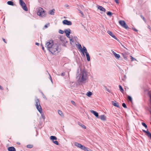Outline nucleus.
Returning <instances> with one entry per match:
<instances>
[{"label":"nucleus","instance_id":"nucleus-43","mask_svg":"<svg viewBox=\"0 0 151 151\" xmlns=\"http://www.w3.org/2000/svg\"><path fill=\"white\" fill-rule=\"evenodd\" d=\"M50 25V24L49 23L47 24H46L44 26V27L45 28H47L48 27V26Z\"/></svg>","mask_w":151,"mask_h":151},{"label":"nucleus","instance_id":"nucleus-57","mask_svg":"<svg viewBox=\"0 0 151 151\" xmlns=\"http://www.w3.org/2000/svg\"><path fill=\"white\" fill-rule=\"evenodd\" d=\"M106 91H108V92H110V91H109V89H107V90H106Z\"/></svg>","mask_w":151,"mask_h":151},{"label":"nucleus","instance_id":"nucleus-15","mask_svg":"<svg viewBox=\"0 0 151 151\" xmlns=\"http://www.w3.org/2000/svg\"><path fill=\"white\" fill-rule=\"evenodd\" d=\"M55 10L53 9L51 10H50L49 12V14L51 15H54Z\"/></svg>","mask_w":151,"mask_h":151},{"label":"nucleus","instance_id":"nucleus-59","mask_svg":"<svg viewBox=\"0 0 151 151\" xmlns=\"http://www.w3.org/2000/svg\"><path fill=\"white\" fill-rule=\"evenodd\" d=\"M68 5H65V6L66 7H68Z\"/></svg>","mask_w":151,"mask_h":151},{"label":"nucleus","instance_id":"nucleus-38","mask_svg":"<svg viewBox=\"0 0 151 151\" xmlns=\"http://www.w3.org/2000/svg\"><path fill=\"white\" fill-rule=\"evenodd\" d=\"M54 144H55L57 145H59V143L58 142V141H53V142H52Z\"/></svg>","mask_w":151,"mask_h":151},{"label":"nucleus","instance_id":"nucleus-3","mask_svg":"<svg viewBox=\"0 0 151 151\" xmlns=\"http://www.w3.org/2000/svg\"><path fill=\"white\" fill-rule=\"evenodd\" d=\"M35 106L37 109L40 114H42V109L40 106V101L38 99H37L35 100Z\"/></svg>","mask_w":151,"mask_h":151},{"label":"nucleus","instance_id":"nucleus-17","mask_svg":"<svg viewBox=\"0 0 151 151\" xmlns=\"http://www.w3.org/2000/svg\"><path fill=\"white\" fill-rule=\"evenodd\" d=\"M19 4L22 6V7L23 6H24L25 5H26L25 4L23 1V0H19Z\"/></svg>","mask_w":151,"mask_h":151},{"label":"nucleus","instance_id":"nucleus-1","mask_svg":"<svg viewBox=\"0 0 151 151\" xmlns=\"http://www.w3.org/2000/svg\"><path fill=\"white\" fill-rule=\"evenodd\" d=\"M37 14L41 17H45L46 15V11L44 10L42 8L40 7L38 9Z\"/></svg>","mask_w":151,"mask_h":151},{"label":"nucleus","instance_id":"nucleus-62","mask_svg":"<svg viewBox=\"0 0 151 151\" xmlns=\"http://www.w3.org/2000/svg\"><path fill=\"white\" fill-rule=\"evenodd\" d=\"M150 114H151V111H150Z\"/></svg>","mask_w":151,"mask_h":151},{"label":"nucleus","instance_id":"nucleus-2","mask_svg":"<svg viewBox=\"0 0 151 151\" xmlns=\"http://www.w3.org/2000/svg\"><path fill=\"white\" fill-rule=\"evenodd\" d=\"M81 73V78L80 81L81 82H83L87 79V74L86 71L85 70H82Z\"/></svg>","mask_w":151,"mask_h":151},{"label":"nucleus","instance_id":"nucleus-45","mask_svg":"<svg viewBox=\"0 0 151 151\" xmlns=\"http://www.w3.org/2000/svg\"><path fill=\"white\" fill-rule=\"evenodd\" d=\"M70 42L71 44L72 45V43L73 42V41L72 39H70Z\"/></svg>","mask_w":151,"mask_h":151},{"label":"nucleus","instance_id":"nucleus-42","mask_svg":"<svg viewBox=\"0 0 151 151\" xmlns=\"http://www.w3.org/2000/svg\"><path fill=\"white\" fill-rule=\"evenodd\" d=\"M130 57H131V61H133L134 60H136V59L135 58H134L132 56H130Z\"/></svg>","mask_w":151,"mask_h":151},{"label":"nucleus","instance_id":"nucleus-25","mask_svg":"<svg viewBox=\"0 0 151 151\" xmlns=\"http://www.w3.org/2000/svg\"><path fill=\"white\" fill-rule=\"evenodd\" d=\"M58 114L60 115L61 116L63 117L64 115L63 114V113L62 112V111H60V110H58Z\"/></svg>","mask_w":151,"mask_h":151},{"label":"nucleus","instance_id":"nucleus-41","mask_svg":"<svg viewBox=\"0 0 151 151\" xmlns=\"http://www.w3.org/2000/svg\"><path fill=\"white\" fill-rule=\"evenodd\" d=\"M41 116H42V118L44 119V120L45 119V116H44V114H41Z\"/></svg>","mask_w":151,"mask_h":151},{"label":"nucleus","instance_id":"nucleus-50","mask_svg":"<svg viewBox=\"0 0 151 151\" xmlns=\"http://www.w3.org/2000/svg\"><path fill=\"white\" fill-rule=\"evenodd\" d=\"M65 72H63V73H62L61 74V75L62 76H65Z\"/></svg>","mask_w":151,"mask_h":151},{"label":"nucleus","instance_id":"nucleus-31","mask_svg":"<svg viewBox=\"0 0 151 151\" xmlns=\"http://www.w3.org/2000/svg\"><path fill=\"white\" fill-rule=\"evenodd\" d=\"M146 136L151 139V133L149 132Z\"/></svg>","mask_w":151,"mask_h":151},{"label":"nucleus","instance_id":"nucleus-10","mask_svg":"<svg viewBox=\"0 0 151 151\" xmlns=\"http://www.w3.org/2000/svg\"><path fill=\"white\" fill-rule=\"evenodd\" d=\"M112 53L114 54V55L115 56V57L116 59H119L120 57V55L119 54H116V52H115L114 51L112 50H111Z\"/></svg>","mask_w":151,"mask_h":151},{"label":"nucleus","instance_id":"nucleus-40","mask_svg":"<svg viewBox=\"0 0 151 151\" xmlns=\"http://www.w3.org/2000/svg\"><path fill=\"white\" fill-rule=\"evenodd\" d=\"M84 52V54H83L84 55V53H86V54L88 53L87 52V50L86 49H85V50H83Z\"/></svg>","mask_w":151,"mask_h":151},{"label":"nucleus","instance_id":"nucleus-39","mask_svg":"<svg viewBox=\"0 0 151 151\" xmlns=\"http://www.w3.org/2000/svg\"><path fill=\"white\" fill-rule=\"evenodd\" d=\"M122 106L124 108H127V106L126 104L124 103H123L122 104Z\"/></svg>","mask_w":151,"mask_h":151},{"label":"nucleus","instance_id":"nucleus-49","mask_svg":"<svg viewBox=\"0 0 151 151\" xmlns=\"http://www.w3.org/2000/svg\"><path fill=\"white\" fill-rule=\"evenodd\" d=\"M85 151H90L91 150L89 148H88L86 147V149L85 150H84Z\"/></svg>","mask_w":151,"mask_h":151},{"label":"nucleus","instance_id":"nucleus-51","mask_svg":"<svg viewBox=\"0 0 151 151\" xmlns=\"http://www.w3.org/2000/svg\"><path fill=\"white\" fill-rule=\"evenodd\" d=\"M114 1L117 4L119 3L118 0H114Z\"/></svg>","mask_w":151,"mask_h":151},{"label":"nucleus","instance_id":"nucleus-18","mask_svg":"<svg viewBox=\"0 0 151 151\" xmlns=\"http://www.w3.org/2000/svg\"><path fill=\"white\" fill-rule=\"evenodd\" d=\"M112 104L113 106L118 108L119 107V104L117 102L115 103L114 101H112Z\"/></svg>","mask_w":151,"mask_h":151},{"label":"nucleus","instance_id":"nucleus-19","mask_svg":"<svg viewBox=\"0 0 151 151\" xmlns=\"http://www.w3.org/2000/svg\"><path fill=\"white\" fill-rule=\"evenodd\" d=\"M78 47L79 49L80 50L82 54H84L83 50L82 49L81 45L80 44H79V45H78Z\"/></svg>","mask_w":151,"mask_h":151},{"label":"nucleus","instance_id":"nucleus-21","mask_svg":"<svg viewBox=\"0 0 151 151\" xmlns=\"http://www.w3.org/2000/svg\"><path fill=\"white\" fill-rule=\"evenodd\" d=\"M7 4H8L10 5L13 6L14 5V4L13 2L11 1H8L7 2Z\"/></svg>","mask_w":151,"mask_h":151},{"label":"nucleus","instance_id":"nucleus-24","mask_svg":"<svg viewBox=\"0 0 151 151\" xmlns=\"http://www.w3.org/2000/svg\"><path fill=\"white\" fill-rule=\"evenodd\" d=\"M22 9L25 11H28V9L26 5H25L24 6H23L22 7Z\"/></svg>","mask_w":151,"mask_h":151},{"label":"nucleus","instance_id":"nucleus-61","mask_svg":"<svg viewBox=\"0 0 151 151\" xmlns=\"http://www.w3.org/2000/svg\"><path fill=\"white\" fill-rule=\"evenodd\" d=\"M41 93L42 95V94H44L42 92H41Z\"/></svg>","mask_w":151,"mask_h":151},{"label":"nucleus","instance_id":"nucleus-26","mask_svg":"<svg viewBox=\"0 0 151 151\" xmlns=\"http://www.w3.org/2000/svg\"><path fill=\"white\" fill-rule=\"evenodd\" d=\"M119 88L120 89V91L121 92H122L123 93L124 90L123 88H122V86L121 85H119Z\"/></svg>","mask_w":151,"mask_h":151},{"label":"nucleus","instance_id":"nucleus-16","mask_svg":"<svg viewBox=\"0 0 151 151\" xmlns=\"http://www.w3.org/2000/svg\"><path fill=\"white\" fill-rule=\"evenodd\" d=\"M9 151H16L15 148L13 147H9L8 148Z\"/></svg>","mask_w":151,"mask_h":151},{"label":"nucleus","instance_id":"nucleus-29","mask_svg":"<svg viewBox=\"0 0 151 151\" xmlns=\"http://www.w3.org/2000/svg\"><path fill=\"white\" fill-rule=\"evenodd\" d=\"M33 145H28L27 146V147L29 148H31L33 147Z\"/></svg>","mask_w":151,"mask_h":151},{"label":"nucleus","instance_id":"nucleus-46","mask_svg":"<svg viewBox=\"0 0 151 151\" xmlns=\"http://www.w3.org/2000/svg\"><path fill=\"white\" fill-rule=\"evenodd\" d=\"M48 74L50 76V80H51V82L52 83V79L51 77V76L50 75V74L49 73H48Z\"/></svg>","mask_w":151,"mask_h":151},{"label":"nucleus","instance_id":"nucleus-58","mask_svg":"<svg viewBox=\"0 0 151 151\" xmlns=\"http://www.w3.org/2000/svg\"><path fill=\"white\" fill-rule=\"evenodd\" d=\"M42 49L43 50H44V48L43 46H42Z\"/></svg>","mask_w":151,"mask_h":151},{"label":"nucleus","instance_id":"nucleus-8","mask_svg":"<svg viewBox=\"0 0 151 151\" xmlns=\"http://www.w3.org/2000/svg\"><path fill=\"white\" fill-rule=\"evenodd\" d=\"M63 23L65 25H71L72 24L71 22L67 20H64L63 21Z\"/></svg>","mask_w":151,"mask_h":151},{"label":"nucleus","instance_id":"nucleus-11","mask_svg":"<svg viewBox=\"0 0 151 151\" xmlns=\"http://www.w3.org/2000/svg\"><path fill=\"white\" fill-rule=\"evenodd\" d=\"M97 7L101 11L105 12L106 11V9L102 6L98 5L97 6Z\"/></svg>","mask_w":151,"mask_h":151},{"label":"nucleus","instance_id":"nucleus-54","mask_svg":"<svg viewBox=\"0 0 151 151\" xmlns=\"http://www.w3.org/2000/svg\"><path fill=\"white\" fill-rule=\"evenodd\" d=\"M0 89L1 90H3V88L0 85Z\"/></svg>","mask_w":151,"mask_h":151},{"label":"nucleus","instance_id":"nucleus-7","mask_svg":"<svg viewBox=\"0 0 151 151\" xmlns=\"http://www.w3.org/2000/svg\"><path fill=\"white\" fill-rule=\"evenodd\" d=\"M71 30L70 29H65L64 30V32L66 34V36L68 38H70V33Z\"/></svg>","mask_w":151,"mask_h":151},{"label":"nucleus","instance_id":"nucleus-33","mask_svg":"<svg viewBox=\"0 0 151 151\" xmlns=\"http://www.w3.org/2000/svg\"><path fill=\"white\" fill-rule=\"evenodd\" d=\"M80 148L84 150L86 149V147L83 145H82L81 147Z\"/></svg>","mask_w":151,"mask_h":151},{"label":"nucleus","instance_id":"nucleus-5","mask_svg":"<svg viewBox=\"0 0 151 151\" xmlns=\"http://www.w3.org/2000/svg\"><path fill=\"white\" fill-rule=\"evenodd\" d=\"M55 44L54 43L53 41L52 40H49L48 42H47L45 44V47H47L48 50H49V49H50L52 47V46Z\"/></svg>","mask_w":151,"mask_h":151},{"label":"nucleus","instance_id":"nucleus-47","mask_svg":"<svg viewBox=\"0 0 151 151\" xmlns=\"http://www.w3.org/2000/svg\"><path fill=\"white\" fill-rule=\"evenodd\" d=\"M71 102L75 106H76V103H75V102L73 101H71Z\"/></svg>","mask_w":151,"mask_h":151},{"label":"nucleus","instance_id":"nucleus-60","mask_svg":"<svg viewBox=\"0 0 151 151\" xmlns=\"http://www.w3.org/2000/svg\"><path fill=\"white\" fill-rule=\"evenodd\" d=\"M41 93L42 95V94H44L42 92H41Z\"/></svg>","mask_w":151,"mask_h":151},{"label":"nucleus","instance_id":"nucleus-12","mask_svg":"<svg viewBox=\"0 0 151 151\" xmlns=\"http://www.w3.org/2000/svg\"><path fill=\"white\" fill-rule=\"evenodd\" d=\"M90 111L96 117L98 118L99 117V114L98 113H97L96 111L93 110H91Z\"/></svg>","mask_w":151,"mask_h":151},{"label":"nucleus","instance_id":"nucleus-30","mask_svg":"<svg viewBox=\"0 0 151 151\" xmlns=\"http://www.w3.org/2000/svg\"><path fill=\"white\" fill-rule=\"evenodd\" d=\"M78 124L81 126L82 128H84V129H86V127L83 125H82L81 124V123H80V122H79L78 123Z\"/></svg>","mask_w":151,"mask_h":151},{"label":"nucleus","instance_id":"nucleus-56","mask_svg":"<svg viewBox=\"0 0 151 151\" xmlns=\"http://www.w3.org/2000/svg\"><path fill=\"white\" fill-rule=\"evenodd\" d=\"M35 44H36V45H39V43H38L36 42V43H35Z\"/></svg>","mask_w":151,"mask_h":151},{"label":"nucleus","instance_id":"nucleus-22","mask_svg":"<svg viewBox=\"0 0 151 151\" xmlns=\"http://www.w3.org/2000/svg\"><path fill=\"white\" fill-rule=\"evenodd\" d=\"M75 145L76 147L80 148L81 147L82 145L78 142H76L75 143Z\"/></svg>","mask_w":151,"mask_h":151},{"label":"nucleus","instance_id":"nucleus-13","mask_svg":"<svg viewBox=\"0 0 151 151\" xmlns=\"http://www.w3.org/2000/svg\"><path fill=\"white\" fill-rule=\"evenodd\" d=\"M60 40L63 42L64 43H66L67 42V41L66 40V38L63 36H61L60 38Z\"/></svg>","mask_w":151,"mask_h":151},{"label":"nucleus","instance_id":"nucleus-14","mask_svg":"<svg viewBox=\"0 0 151 151\" xmlns=\"http://www.w3.org/2000/svg\"><path fill=\"white\" fill-rule=\"evenodd\" d=\"M98 118L101 119L102 120H106V118L104 115H102L99 116Z\"/></svg>","mask_w":151,"mask_h":151},{"label":"nucleus","instance_id":"nucleus-34","mask_svg":"<svg viewBox=\"0 0 151 151\" xmlns=\"http://www.w3.org/2000/svg\"><path fill=\"white\" fill-rule=\"evenodd\" d=\"M142 131L144 132L145 133H146V135L149 132L148 131V129H147V131H145V130H142Z\"/></svg>","mask_w":151,"mask_h":151},{"label":"nucleus","instance_id":"nucleus-20","mask_svg":"<svg viewBox=\"0 0 151 151\" xmlns=\"http://www.w3.org/2000/svg\"><path fill=\"white\" fill-rule=\"evenodd\" d=\"M86 56L87 58V60L88 61H89L90 60V56H89V54L88 53H87L86 54Z\"/></svg>","mask_w":151,"mask_h":151},{"label":"nucleus","instance_id":"nucleus-32","mask_svg":"<svg viewBox=\"0 0 151 151\" xmlns=\"http://www.w3.org/2000/svg\"><path fill=\"white\" fill-rule=\"evenodd\" d=\"M142 126L144 127L146 129H147V125L144 122H142Z\"/></svg>","mask_w":151,"mask_h":151},{"label":"nucleus","instance_id":"nucleus-35","mask_svg":"<svg viewBox=\"0 0 151 151\" xmlns=\"http://www.w3.org/2000/svg\"><path fill=\"white\" fill-rule=\"evenodd\" d=\"M79 13L82 15V16L83 17H84V15L83 12L80 10H78Z\"/></svg>","mask_w":151,"mask_h":151},{"label":"nucleus","instance_id":"nucleus-55","mask_svg":"<svg viewBox=\"0 0 151 151\" xmlns=\"http://www.w3.org/2000/svg\"><path fill=\"white\" fill-rule=\"evenodd\" d=\"M83 50H85V49H86V48L84 46H83Z\"/></svg>","mask_w":151,"mask_h":151},{"label":"nucleus","instance_id":"nucleus-4","mask_svg":"<svg viewBox=\"0 0 151 151\" xmlns=\"http://www.w3.org/2000/svg\"><path fill=\"white\" fill-rule=\"evenodd\" d=\"M58 45L55 43L53 46L50 49H49V51L53 54H56V52L58 53Z\"/></svg>","mask_w":151,"mask_h":151},{"label":"nucleus","instance_id":"nucleus-9","mask_svg":"<svg viewBox=\"0 0 151 151\" xmlns=\"http://www.w3.org/2000/svg\"><path fill=\"white\" fill-rule=\"evenodd\" d=\"M112 37L114 38V39H116V40H118V39L116 38V37L114 35L113 33L110 31H108L107 32Z\"/></svg>","mask_w":151,"mask_h":151},{"label":"nucleus","instance_id":"nucleus-44","mask_svg":"<svg viewBox=\"0 0 151 151\" xmlns=\"http://www.w3.org/2000/svg\"><path fill=\"white\" fill-rule=\"evenodd\" d=\"M59 32L61 34H63L64 33V31L60 29L59 31Z\"/></svg>","mask_w":151,"mask_h":151},{"label":"nucleus","instance_id":"nucleus-53","mask_svg":"<svg viewBox=\"0 0 151 151\" xmlns=\"http://www.w3.org/2000/svg\"><path fill=\"white\" fill-rule=\"evenodd\" d=\"M133 29L134 31H135V32H137V31H138L137 30V29H135V28H133V29Z\"/></svg>","mask_w":151,"mask_h":151},{"label":"nucleus","instance_id":"nucleus-48","mask_svg":"<svg viewBox=\"0 0 151 151\" xmlns=\"http://www.w3.org/2000/svg\"><path fill=\"white\" fill-rule=\"evenodd\" d=\"M42 96L44 99H45L46 100H47V99L46 97H45V95H44V94H42Z\"/></svg>","mask_w":151,"mask_h":151},{"label":"nucleus","instance_id":"nucleus-36","mask_svg":"<svg viewBox=\"0 0 151 151\" xmlns=\"http://www.w3.org/2000/svg\"><path fill=\"white\" fill-rule=\"evenodd\" d=\"M107 14L109 16H111L112 15V13L110 12H107Z\"/></svg>","mask_w":151,"mask_h":151},{"label":"nucleus","instance_id":"nucleus-27","mask_svg":"<svg viewBox=\"0 0 151 151\" xmlns=\"http://www.w3.org/2000/svg\"><path fill=\"white\" fill-rule=\"evenodd\" d=\"M92 95V93L90 92V91H88L86 95L88 96H91Z\"/></svg>","mask_w":151,"mask_h":151},{"label":"nucleus","instance_id":"nucleus-28","mask_svg":"<svg viewBox=\"0 0 151 151\" xmlns=\"http://www.w3.org/2000/svg\"><path fill=\"white\" fill-rule=\"evenodd\" d=\"M127 97L128 100L129 101L131 102H132V97L130 96H129V95H127Z\"/></svg>","mask_w":151,"mask_h":151},{"label":"nucleus","instance_id":"nucleus-23","mask_svg":"<svg viewBox=\"0 0 151 151\" xmlns=\"http://www.w3.org/2000/svg\"><path fill=\"white\" fill-rule=\"evenodd\" d=\"M50 139L53 141L54 140H56L57 139V137L54 136H52L50 137Z\"/></svg>","mask_w":151,"mask_h":151},{"label":"nucleus","instance_id":"nucleus-6","mask_svg":"<svg viewBox=\"0 0 151 151\" xmlns=\"http://www.w3.org/2000/svg\"><path fill=\"white\" fill-rule=\"evenodd\" d=\"M119 24L124 28L127 29L129 28L128 26L126 24L125 22L123 20H120L119 21Z\"/></svg>","mask_w":151,"mask_h":151},{"label":"nucleus","instance_id":"nucleus-37","mask_svg":"<svg viewBox=\"0 0 151 151\" xmlns=\"http://www.w3.org/2000/svg\"><path fill=\"white\" fill-rule=\"evenodd\" d=\"M140 17L141 18L143 19V20L146 23V20L144 18V17L142 15H140Z\"/></svg>","mask_w":151,"mask_h":151},{"label":"nucleus","instance_id":"nucleus-52","mask_svg":"<svg viewBox=\"0 0 151 151\" xmlns=\"http://www.w3.org/2000/svg\"><path fill=\"white\" fill-rule=\"evenodd\" d=\"M2 39H3V41H4V42L5 43H7V42H6V40H5V39H4V38H2Z\"/></svg>","mask_w":151,"mask_h":151}]
</instances>
